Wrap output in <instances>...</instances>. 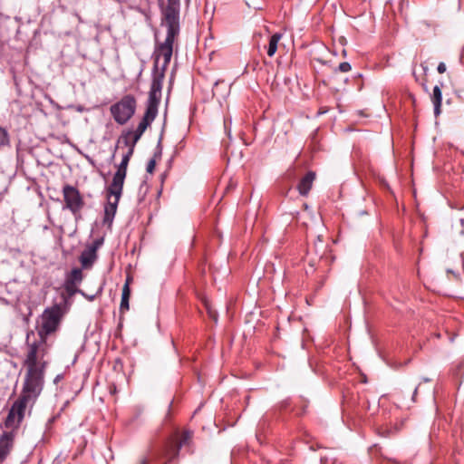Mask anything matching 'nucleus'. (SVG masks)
Instances as JSON below:
<instances>
[{
  "label": "nucleus",
  "mask_w": 464,
  "mask_h": 464,
  "mask_svg": "<svg viewBox=\"0 0 464 464\" xmlns=\"http://www.w3.org/2000/svg\"><path fill=\"white\" fill-rule=\"evenodd\" d=\"M46 345L44 342L28 344V352L24 362L26 368L21 393L37 401L44 385V372L47 362L44 360Z\"/></svg>",
  "instance_id": "1"
},
{
  "label": "nucleus",
  "mask_w": 464,
  "mask_h": 464,
  "mask_svg": "<svg viewBox=\"0 0 464 464\" xmlns=\"http://www.w3.org/2000/svg\"><path fill=\"white\" fill-rule=\"evenodd\" d=\"M161 25L166 27L167 35L164 42L156 44L154 52V73H159V62L161 57L163 58V63L161 66V72H163V73L170 63L173 54L174 44L178 40L180 33L179 5L169 3L165 7L162 13Z\"/></svg>",
  "instance_id": "2"
},
{
  "label": "nucleus",
  "mask_w": 464,
  "mask_h": 464,
  "mask_svg": "<svg viewBox=\"0 0 464 464\" xmlns=\"http://www.w3.org/2000/svg\"><path fill=\"white\" fill-rule=\"evenodd\" d=\"M63 315L62 304H55L51 307L46 308L42 316H41V324L38 328V334L40 336V340L36 343L44 342L46 344V337L54 333L61 323L62 317Z\"/></svg>",
  "instance_id": "3"
},
{
  "label": "nucleus",
  "mask_w": 464,
  "mask_h": 464,
  "mask_svg": "<svg viewBox=\"0 0 464 464\" xmlns=\"http://www.w3.org/2000/svg\"><path fill=\"white\" fill-rule=\"evenodd\" d=\"M137 102L134 96L128 94L123 96L118 102L112 104L110 108L114 121L123 125L134 115Z\"/></svg>",
  "instance_id": "4"
},
{
  "label": "nucleus",
  "mask_w": 464,
  "mask_h": 464,
  "mask_svg": "<svg viewBox=\"0 0 464 464\" xmlns=\"http://www.w3.org/2000/svg\"><path fill=\"white\" fill-rule=\"evenodd\" d=\"M63 208H67L77 218L84 207V200L80 191L74 186L66 184L63 187Z\"/></svg>",
  "instance_id": "5"
},
{
  "label": "nucleus",
  "mask_w": 464,
  "mask_h": 464,
  "mask_svg": "<svg viewBox=\"0 0 464 464\" xmlns=\"http://www.w3.org/2000/svg\"><path fill=\"white\" fill-rule=\"evenodd\" d=\"M34 403V400L21 393L9 411L5 425L9 427L14 426V424H19L24 417L26 409L29 408L31 410Z\"/></svg>",
  "instance_id": "6"
},
{
  "label": "nucleus",
  "mask_w": 464,
  "mask_h": 464,
  "mask_svg": "<svg viewBox=\"0 0 464 464\" xmlns=\"http://www.w3.org/2000/svg\"><path fill=\"white\" fill-rule=\"evenodd\" d=\"M163 79V72H160V73H154L150 85V90L149 92V98L145 111L158 115V107L161 100Z\"/></svg>",
  "instance_id": "7"
},
{
  "label": "nucleus",
  "mask_w": 464,
  "mask_h": 464,
  "mask_svg": "<svg viewBox=\"0 0 464 464\" xmlns=\"http://www.w3.org/2000/svg\"><path fill=\"white\" fill-rule=\"evenodd\" d=\"M123 187H113V184H110L108 187L107 193V204L104 208V219L103 222L111 225L115 217L119 201L122 195Z\"/></svg>",
  "instance_id": "8"
},
{
  "label": "nucleus",
  "mask_w": 464,
  "mask_h": 464,
  "mask_svg": "<svg viewBox=\"0 0 464 464\" xmlns=\"http://www.w3.org/2000/svg\"><path fill=\"white\" fill-rule=\"evenodd\" d=\"M191 438L192 432L189 430H185L181 434L179 440H169L164 449V457H166L169 461L174 459L179 455L180 448L188 444V441L191 440Z\"/></svg>",
  "instance_id": "9"
},
{
  "label": "nucleus",
  "mask_w": 464,
  "mask_h": 464,
  "mask_svg": "<svg viewBox=\"0 0 464 464\" xmlns=\"http://www.w3.org/2000/svg\"><path fill=\"white\" fill-rule=\"evenodd\" d=\"M134 151L131 149H128V151L123 155L121 163L118 166L117 171L114 173L111 183L113 187H123L124 180L127 175V168L129 161Z\"/></svg>",
  "instance_id": "10"
},
{
  "label": "nucleus",
  "mask_w": 464,
  "mask_h": 464,
  "mask_svg": "<svg viewBox=\"0 0 464 464\" xmlns=\"http://www.w3.org/2000/svg\"><path fill=\"white\" fill-rule=\"evenodd\" d=\"M14 441L13 431H3L0 435V463H3L10 455Z\"/></svg>",
  "instance_id": "11"
},
{
  "label": "nucleus",
  "mask_w": 464,
  "mask_h": 464,
  "mask_svg": "<svg viewBox=\"0 0 464 464\" xmlns=\"http://www.w3.org/2000/svg\"><path fill=\"white\" fill-rule=\"evenodd\" d=\"M315 179V173L308 171L297 185V189L302 196L308 195Z\"/></svg>",
  "instance_id": "12"
},
{
  "label": "nucleus",
  "mask_w": 464,
  "mask_h": 464,
  "mask_svg": "<svg viewBox=\"0 0 464 464\" xmlns=\"http://www.w3.org/2000/svg\"><path fill=\"white\" fill-rule=\"evenodd\" d=\"M131 281V277L128 276L126 279V282L122 287V293H121V301L120 304V312L121 314H124L130 309V284Z\"/></svg>",
  "instance_id": "13"
},
{
  "label": "nucleus",
  "mask_w": 464,
  "mask_h": 464,
  "mask_svg": "<svg viewBox=\"0 0 464 464\" xmlns=\"http://www.w3.org/2000/svg\"><path fill=\"white\" fill-rule=\"evenodd\" d=\"M156 117L157 115L145 111L142 120L139 123L137 129L134 130L136 137L138 136L141 138L147 128L152 123Z\"/></svg>",
  "instance_id": "14"
},
{
  "label": "nucleus",
  "mask_w": 464,
  "mask_h": 464,
  "mask_svg": "<svg viewBox=\"0 0 464 464\" xmlns=\"http://www.w3.org/2000/svg\"><path fill=\"white\" fill-rule=\"evenodd\" d=\"M156 117L157 115L145 111L142 120L139 123L137 129L134 130L136 137L138 136L141 138L147 128L152 123Z\"/></svg>",
  "instance_id": "15"
},
{
  "label": "nucleus",
  "mask_w": 464,
  "mask_h": 464,
  "mask_svg": "<svg viewBox=\"0 0 464 464\" xmlns=\"http://www.w3.org/2000/svg\"><path fill=\"white\" fill-rule=\"evenodd\" d=\"M96 259L97 253L94 252V248H89L88 246L82 252L80 256V262L84 268L92 266Z\"/></svg>",
  "instance_id": "16"
},
{
  "label": "nucleus",
  "mask_w": 464,
  "mask_h": 464,
  "mask_svg": "<svg viewBox=\"0 0 464 464\" xmlns=\"http://www.w3.org/2000/svg\"><path fill=\"white\" fill-rule=\"evenodd\" d=\"M431 101L434 105V115L438 117L441 112L442 94L440 87L436 85L433 88Z\"/></svg>",
  "instance_id": "17"
},
{
  "label": "nucleus",
  "mask_w": 464,
  "mask_h": 464,
  "mask_svg": "<svg viewBox=\"0 0 464 464\" xmlns=\"http://www.w3.org/2000/svg\"><path fill=\"white\" fill-rule=\"evenodd\" d=\"M140 137L136 138L135 131L128 130L126 132H123L119 140V141H122L125 146H127L129 149H131L132 151H134V148L136 143L139 141Z\"/></svg>",
  "instance_id": "18"
},
{
  "label": "nucleus",
  "mask_w": 464,
  "mask_h": 464,
  "mask_svg": "<svg viewBox=\"0 0 464 464\" xmlns=\"http://www.w3.org/2000/svg\"><path fill=\"white\" fill-rule=\"evenodd\" d=\"M282 37L281 34H274L270 39L267 47V55L273 57L277 50L278 42Z\"/></svg>",
  "instance_id": "19"
},
{
  "label": "nucleus",
  "mask_w": 464,
  "mask_h": 464,
  "mask_svg": "<svg viewBox=\"0 0 464 464\" xmlns=\"http://www.w3.org/2000/svg\"><path fill=\"white\" fill-rule=\"evenodd\" d=\"M82 280V272L80 268H73L67 276L65 281L71 285H77Z\"/></svg>",
  "instance_id": "20"
},
{
  "label": "nucleus",
  "mask_w": 464,
  "mask_h": 464,
  "mask_svg": "<svg viewBox=\"0 0 464 464\" xmlns=\"http://www.w3.org/2000/svg\"><path fill=\"white\" fill-rule=\"evenodd\" d=\"M10 145V137L6 129L0 126V150Z\"/></svg>",
  "instance_id": "21"
},
{
  "label": "nucleus",
  "mask_w": 464,
  "mask_h": 464,
  "mask_svg": "<svg viewBox=\"0 0 464 464\" xmlns=\"http://www.w3.org/2000/svg\"><path fill=\"white\" fill-rule=\"evenodd\" d=\"M76 285H71L69 284L68 282L65 281L64 283V288L66 290V293L72 296L76 292H77V289H76Z\"/></svg>",
  "instance_id": "22"
},
{
  "label": "nucleus",
  "mask_w": 464,
  "mask_h": 464,
  "mask_svg": "<svg viewBox=\"0 0 464 464\" xmlns=\"http://www.w3.org/2000/svg\"><path fill=\"white\" fill-rule=\"evenodd\" d=\"M352 69V66L349 63L347 62H343L339 64L338 68L336 69V71L340 72H347L349 71H351Z\"/></svg>",
  "instance_id": "23"
},
{
  "label": "nucleus",
  "mask_w": 464,
  "mask_h": 464,
  "mask_svg": "<svg viewBox=\"0 0 464 464\" xmlns=\"http://www.w3.org/2000/svg\"><path fill=\"white\" fill-rule=\"evenodd\" d=\"M103 243V239L102 238H99V239H95L92 245L90 246H87L89 248H94V252L97 253V250L98 248L102 245Z\"/></svg>",
  "instance_id": "24"
},
{
  "label": "nucleus",
  "mask_w": 464,
  "mask_h": 464,
  "mask_svg": "<svg viewBox=\"0 0 464 464\" xmlns=\"http://www.w3.org/2000/svg\"><path fill=\"white\" fill-rule=\"evenodd\" d=\"M103 243V239L102 238H99V239H95L92 245L90 246H87L89 248H94V252L97 253V250L98 248L102 245Z\"/></svg>",
  "instance_id": "25"
},
{
  "label": "nucleus",
  "mask_w": 464,
  "mask_h": 464,
  "mask_svg": "<svg viewBox=\"0 0 464 464\" xmlns=\"http://www.w3.org/2000/svg\"><path fill=\"white\" fill-rule=\"evenodd\" d=\"M155 166H156V160H155V159H151L147 164V168H146L147 172L152 173L155 169Z\"/></svg>",
  "instance_id": "26"
},
{
  "label": "nucleus",
  "mask_w": 464,
  "mask_h": 464,
  "mask_svg": "<svg viewBox=\"0 0 464 464\" xmlns=\"http://www.w3.org/2000/svg\"><path fill=\"white\" fill-rule=\"evenodd\" d=\"M230 124H231L230 119H227V118L224 119V128H225V130L228 137H230V129H229Z\"/></svg>",
  "instance_id": "27"
},
{
  "label": "nucleus",
  "mask_w": 464,
  "mask_h": 464,
  "mask_svg": "<svg viewBox=\"0 0 464 464\" xmlns=\"http://www.w3.org/2000/svg\"><path fill=\"white\" fill-rule=\"evenodd\" d=\"M446 65L444 63H440L438 67H437V71L439 73H444L446 72Z\"/></svg>",
  "instance_id": "28"
},
{
  "label": "nucleus",
  "mask_w": 464,
  "mask_h": 464,
  "mask_svg": "<svg viewBox=\"0 0 464 464\" xmlns=\"http://www.w3.org/2000/svg\"><path fill=\"white\" fill-rule=\"evenodd\" d=\"M63 379V375L62 374H58L55 378H54V382L57 383L58 382H60L61 380Z\"/></svg>",
  "instance_id": "29"
},
{
  "label": "nucleus",
  "mask_w": 464,
  "mask_h": 464,
  "mask_svg": "<svg viewBox=\"0 0 464 464\" xmlns=\"http://www.w3.org/2000/svg\"><path fill=\"white\" fill-rule=\"evenodd\" d=\"M139 464H149V460H148V459H147V458H142V459L140 460Z\"/></svg>",
  "instance_id": "30"
},
{
  "label": "nucleus",
  "mask_w": 464,
  "mask_h": 464,
  "mask_svg": "<svg viewBox=\"0 0 464 464\" xmlns=\"http://www.w3.org/2000/svg\"><path fill=\"white\" fill-rule=\"evenodd\" d=\"M417 392H418V387H416L414 392H413V395H412V399L413 400L415 399V396L417 395Z\"/></svg>",
  "instance_id": "31"
},
{
  "label": "nucleus",
  "mask_w": 464,
  "mask_h": 464,
  "mask_svg": "<svg viewBox=\"0 0 464 464\" xmlns=\"http://www.w3.org/2000/svg\"><path fill=\"white\" fill-rule=\"evenodd\" d=\"M423 382H430V379L429 378H423Z\"/></svg>",
  "instance_id": "32"
},
{
  "label": "nucleus",
  "mask_w": 464,
  "mask_h": 464,
  "mask_svg": "<svg viewBox=\"0 0 464 464\" xmlns=\"http://www.w3.org/2000/svg\"><path fill=\"white\" fill-rule=\"evenodd\" d=\"M66 303V298L63 296V304Z\"/></svg>",
  "instance_id": "33"
},
{
  "label": "nucleus",
  "mask_w": 464,
  "mask_h": 464,
  "mask_svg": "<svg viewBox=\"0 0 464 464\" xmlns=\"http://www.w3.org/2000/svg\"><path fill=\"white\" fill-rule=\"evenodd\" d=\"M0 464H2V463H0Z\"/></svg>",
  "instance_id": "34"
}]
</instances>
